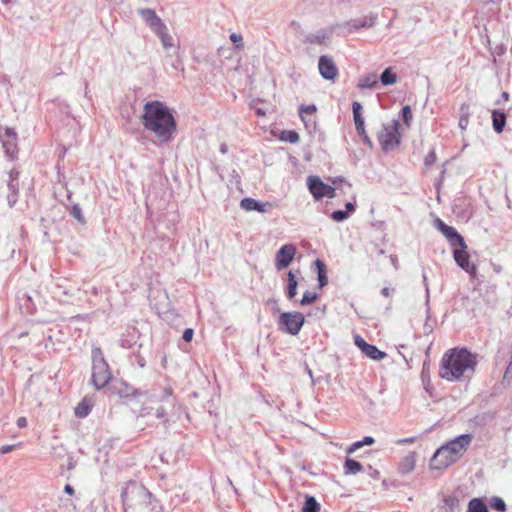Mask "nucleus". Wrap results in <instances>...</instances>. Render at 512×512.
<instances>
[{"mask_svg":"<svg viewBox=\"0 0 512 512\" xmlns=\"http://www.w3.org/2000/svg\"><path fill=\"white\" fill-rule=\"evenodd\" d=\"M140 121L160 144L169 142L176 131V122L169 108L157 100L145 103Z\"/></svg>","mask_w":512,"mask_h":512,"instance_id":"f257e3e1","label":"nucleus"},{"mask_svg":"<svg viewBox=\"0 0 512 512\" xmlns=\"http://www.w3.org/2000/svg\"><path fill=\"white\" fill-rule=\"evenodd\" d=\"M476 364V356L468 349L452 348L441 359L439 376L449 382L460 381L474 373Z\"/></svg>","mask_w":512,"mask_h":512,"instance_id":"f03ea898","label":"nucleus"},{"mask_svg":"<svg viewBox=\"0 0 512 512\" xmlns=\"http://www.w3.org/2000/svg\"><path fill=\"white\" fill-rule=\"evenodd\" d=\"M125 512H163L162 506L143 485L130 482L122 492Z\"/></svg>","mask_w":512,"mask_h":512,"instance_id":"7ed1b4c3","label":"nucleus"},{"mask_svg":"<svg viewBox=\"0 0 512 512\" xmlns=\"http://www.w3.org/2000/svg\"><path fill=\"white\" fill-rule=\"evenodd\" d=\"M92 358V383L97 389H101L110 381L112 374L99 348L93 350Z\"/></svg>","mask_w":512,"mask_h":512,"instance_id":"20e7f679","label":"nucleus"},{"mask_svg":"<svg viewBox=\"0 0 512 512\" xmlns=\"http://www.w3.org/2000/svg\"><path fill=\"white\" fill-rule=\"evenodd\" d=\"M399 128L400 122L397 119L392 120L388 124H383L377 138L384 152L391 151L400 145L401 135Z\"/></svg>","mask_w":512,"mask_h":512,"instance_id":"39448f33","label":"nucleus"},{"mask_svg":"<svg viewBox=\"0 0 512 512\" xmlns=\"http://www.w3.org/2000/svg\"><path fill=\"white\" fill-rule=\"evenodd\" d=\"M305 323V317L300 312H282L278 317V329L286 334L297 335Z\"/></svg>","mask_w":512,"mask_h":512,"instance_id":"423d86ee","label":"nucleus"},{"mask_svg":"<svg viewBox=\"0 0 512 512\" xmlns=\"http://www.w3.org/2000/svg\"><path fill=\"white\" fill-rule=\"evenodd\" d=\"M307 186L316 200L323 199L324 197L331 199L336 195L335 189L324 183L318 176H309L307 178Z\"/></svg>","mask_w":512,"mask_h":512,"instance_id":"0eeeda50","label":"nucleus"},{"mask_svg":"<svg viewBox=\"0 0 512 512\" xmlns=\"http://www.w3.org/2000/svg\"><path fill=\"white\" fill-rule=\"evenodd\" d=\"M472 440V434H461L451 439L450 441L446 442L444 445L451 452L454 459L458 461L465 454L468 447L472 443Z\"/></svg>","mask_w":512,"mask_h":512,"instance_id":"6e6552de","label":"nucleus"},{"mask_svg":"<svg viewBox=\"0 0 512 512\" xmlns=\"http://www.w3.org/2000/svg\"><path fill=\"white\" fill-rule=\"evenodd\" d=\"M296 247L293 244H285L280 247L275 255V268L282 271L287 268L296 255Z\"/></svg>","mask_w":512,"mask_h":512,"instance_id":"1a4fd4ad","label":"nucleus"},{"mask_svg":"<svg viewBox=\"0 0 512 512\" xmlns=\"http://www.w3.org/2000/svg\"><path fill=\"white\" fill-rule=\"evenodd\" d=\"M456 462L451 452L443 444L434 453L430 460V468L440 470Z\"/></svg>","mask_w":512,"mask_h":512,"instance_id":"9d476101","label":"nucleus"},{"mask_svg":"<svg viewBox=\"0 0 512 512\" xmlns=\"http://www.w3.org/2000/svg\"><path fill=\"white\" fill-rule=\"evenodd\" d=\"M456 462L451 452L443 444L434 453L430 460V468L440 470Z\"/></svg>","mask_w":512,"mask_h":512,"instance_id":"9b49d317","label":"nucleus"},{"mask_svg":"<svg viewBox=\"0 0 512 512\" xmlns=\"http://www.w3.org/2000/svg\"><path fill=\"white\" fill-rule=\"evenodd\" d=\"M434 226L447 238L452 247L464 245V238L458 231L454 227L444 223L440 218L435 219Z\"/></svg>","mask_w":512,"mask_h":512,"instance_id":"f8f14e48","label":"nucleus"},{"mask_svg":"<svg viewBox=\"0 0 512 512\" xmlns=\"http://www.w3.org/2000/svg\"><path fill=\"white\" fill-rule=\"evenodd\" d=\"M453 258L457 265L462 268L468 274L474 276L477 272V268L474 264L469 261V254L467 253V245L464 242L463 246H457L453 249Z\"/></svg>","mask_w":512,"mask_h":512,"instance_id":"ddd939ff","label":"nucleus"},{"mask_svg":"<svg viewBox=\"0 0 512 512\" xmlns=\"http://www.w3.org/2000/svg\"><path fill=\"white\" fill-rule=\"evenodd\" d=\"M318 70L325 80L333 81L338 75V68L333 59L328 55H322L318 61Z\"/></svg>","mask_w":512,"mask_h":512,"instance_id":"4468645a","label":"nucleus"},{"mask_svg":"<svg viewBox=\"0 0 512 512\" xmlns=\"http://www.w3.org/2000/svg\"><path fill=\"white\" fill-rule=\"evenodd\" d=\"M355 345L372 360H381L386 356V353L379 350L375 345L367 343L360 335L354 336Z\"/></svg>","mask_w":512,"mask_h":512,"instance_id":"2eb2a0df","label":"nucleus"},{"mask_svg":"<svg viewBox=\"0 0 512 512\" xmlns=\"http://www.w3.org/2000/svg\"><path fill=\"white\" fill-rule=\"evenodd\" d=\"M138 13L145 21V23L150 27V29L154 32L158 31L159 29H163V26H165L163 21L156 15L155 11L152 9H139Z\"/></svg>","mask_w":512,"mask_h":512,"instance_id":"dca6fc26","label":"nucleus"},{"mask_svg":"<svg viewBox=\"0 0 512 512\" xmlns=\"http://www.w3.org/2000/svg\"><path fill=\"white\" fill-rule=\"evenodd\" d=\"M240 207L245 211H257L260 213H266L272 208L270 202H259L254 198L246 197L241 200Z\"/></svg>","mask_w":512,"mask_h":512,"instance_id":"f3484780","label":"nucleus"},{"mask_svg":"<svg viewBox=\"0 0 512 512\" xmlns=\"http://www.w3.org/2000/svg\"><path fill=\"white\" fill-rule=\"evenodd\" d=\"M18 175L19 173L17 171L11 170L9 172V179H8V189L10 193L7 196L8 204L10 207H12L16 201H17V195H18Z\"/></svg>","mask_w":512,"mask_h":512,"instance_id":"a211bd4d","label":"nucleus"},{"mask_svg":"<svg viewBox=\"0 0 512 512\" xmlns=\"http://www.w3.org/2000/svg\"><path fill=\"white\" fill-rule=\"evenodd\" d=\"M377 17L373 14L364 16L363 18L353 19L346 23L349 31L358 30L361 28H369L375 25Z\"/></svg>","mask_w":512,"mask_h":512,"instance_id":"6ab92c4d","label":"nucleus"},{"mask_svg":"<svg viewBox=\"0 0 512 512\" xmlns=\"http://www.w3.org/2000/svg\"><path fill=\"white\" fill-rule=\"evenodd\" d=\"M491 117L493 130L498 134L502 133L506 125V114L501 110L495 109L492 111Z\"/></svg>","mask_w":512,"mask_h":512,"instance_id":"aec40b11","label":"nucleus"},{"mask_svg":"<svg viewBox=\"0 0 512 512\" xmlns=\"http://www.w3.org/2000/svg\"><path fill=\"white\" fill-rule=\"evenodd\" d=\"M298 279L292 270L287 273V287L285 294L289 300L297 295Z\"/></svg>","mask_w":512,"mask_h":512,"instance_id":"412c9836","label":"nucleus"},{"mask_svg":"<svg viewBox=\"0 0 512 512\" xmlns=\"http://www.w3.org/2000/svg\"><path fill=\"white\" fill-rule=\"evenodd\" d=\"M317 270V278H318V284L320 288H323L328 284V276H327V268L325 263L320 260L316 259L314 262Z\"/></svg>","mask_w":512,"mask_h":512,"instance_id":"4be33fe9","label":"nucleus"},{"mask_svg":"<svg viewBox=\"0 0 512 512\" xmlns=\"http://www.w3.org/2000/svg\"><path fill=\"white\" fill-rule=\"evenodd\" d=\"M415 453H410L405 456L399 463V472L401 474H407L415 468Z\"/></svg>","mask_w":512,"mask_h":512,"instance_id":"5701e85b","label":"nucleus"},{"mask_svg":"<svg viewBox=\"0 0 512 512\" xmlns=\"http://www.w3.org/2000/svg\"><path fill=\"white\" fill-rule=\"evenodd\" d=\"M93 407V402L91 399L85 397L75 408V415L79 418L86 417Z\"/></svg>","mask_w":512,"mask_h":512,"instance_id":"b1692460","label":"nucleus"},{"mask_svg":"<svg viewBox=\"0 0 512 512\" xmlns=\"http://www.w3.org/2000/svg\"><path fill=\"white\" fill-rule=\"evenodd\" d=\"M343 468L346 475H356L363 470L362 464L352 458L345 459Z\"/></svg>","mask_w":512,"mask_h":512,"instance_id":"393cba45","label":"nucleus"},{"mask_svg":"<svg viewBox=\"0 0 512 512\" xmlns=\"http://www.w3.org/2000/svg\"><path fill=\"white\" fill-rule=\"evenodd\" d=\"M445 512H454L460 509V501L455 495L445 496L443 499V507Z\"/></svg>","mask_w":512,"mask_h":512,"instance_id":"a878e982","label":"nucleus"},{"mask_svg":"<svg viewBox=\"0 0 512 512\" xmlns=\"http://www.w3.org/2000/svg\"><path fill=\"white\" fill-rule=\"evenodd\" d=\"M466 512H489V509L483 499L473 498L469 501Z\"/></svg>","mask_w":512,"mask_h":512,"instance_id":"bb28decb","label":"nucleus"},{"mask_svg":"<svg viewBox=\"0 0 512 512\" xmlns=\"http://www.w3.org/2000/svg\"><path fill=\"white\" fill-rule=\"evenodd\" d=\"M155 33L160 38L162 45L165 49L175 47L174 38L168 34L166 26H163V29H159Z\"/></svg>","mask_w":512,"mask_h":512,"instance_id":"cd10ccee","label":"nucleus"},{"mask_svg":"<svg viewBox=\"0 0 512 512\" xmlns=\"http://www.w3.org/2000/svg\"><path fill=\"white\" fill-rule=\"evenodd\" d=\"M378 83V78L375 73L367 74L359 80L358 87L360 89L374 88Z\"/></svg>","mask_w":512,"mask_h":512,"instance_id":"c85d7f7f","label":"nucleus"},{"mask_svg":"<svg viewBox=\"0 0 512 512\" xmlns=\"http://www.w3.org/2000/svg\"><path fill=\"white\" fill-rule=\"evenodd\" d=\"M379 80L384 86L393 85L397 81V75L392 71V68L388 67L381 73Z\"/></svg>","mask_w":512,"mask_h":512,"instance_id":"c756f323","label":"nucleus"},{"mask_svg":"<svg viewBox=\"0 0 512 512\" xmlns=\"http://www.w3.org/2000/svg\"><path fill=\"white\" fill-rule=\"evenodd\" d=\"M320 504L317 502L315 497L306 496L302 512H319Z\"/></svg>","mask_w":512,"mask_h":512,"instance_id":"7c9ffc66","label":"nucleus"},{"mask_svg":"<svg viewBox=\"0 0 512 512\" xmlns=\"http://www.w3.org/2000/svg\"><path fill=\"white\" fill-rule=\"evenodd\" d=\"M315 112H316V106L313 104L307 105V106H301L299 109V115L306 124L308 122H312L313 124H315L313 119L306 120V115L313 117Z\"/></svg>","mask_w":512,"mask_h":512,"instance_id":"2f4dec72","label":"nucleus"},{"mask_svg":"<svg viewBox=\"0 0 512 512\" xmlns=\"http://www.w3.org/2000/svg\"><path fill=\"white\" fill-rule=\"evenodd\" d=\"M281 140L295 144L299 141V135L295 130H284L281 133Z\"/></svg>","mask_w":512,"mask_h":512,"instance_id":"473e14b6","label":"nucleus"},{"mask_svg":"<svg viewBox=\"0 0 512 512\" xmlns=\"http://www.w3.org/2000/svg\"><path fill=\"white\" fill-rule=\"evenodd\" d=\"M327 39V34L325 32H318L315 34H309L305 38V42L307 43H316V44H323L325 40Z\"/></svg>","mask_w":512,"mask_h":512,"instance_id":"72a5a7b5","label":"nucleus"},{"mask_svg":"<svg viewBox=\"0 0 512 512\" xmlns=\"http://www.w3.org/2000/svg\"><path fill=\"white\" fill-rule=\"evenodd\" d=\"M490 505L493 509H495L498 512L506 511V503L500 497H497V496L492 497L490 500Z\"/></svg>","mask_w":512,"mask_h":512,"instance_id":"f704fd0d","label":"nucleus"},{"mask_svg":"<svg viewBox=\"0 0 512 512\" xmlns=\"http://www.w3.org/2000/svg\"><path fill=\"white\" fill-rule=\"evenodd\" d=\"M317 298H318L317 293L311 292V291H306V292H304L303 297L300 300V304L302 306L310 305V304L314 303L317 300Z\"/></svg>","mask_w":512,"mask_h":512,"instance_id":"c9c22d12","label":"nucleus"},{"mask_svg":"<svg viewBox=\"0 0 512 512\" xmlns=\"http://www.w3.org/2000/svg\"><path fill=\"white\" fill-rule=\"evenodd\" d=\"M2 146L8 156H10V157L14 156V153L16 152V149H17L16 140L9 139L8 141H3Z\"/></svg>","mask_w":512,"mask_h":512,"instance_id":"e433bc0d","label":"nucleus"},{"mask_svg":"<svg viewBox=\"0 0 512 512\" xmlns=\"http://www.w3.org/2000/svg\"><path fill=\"white\" fill-rule=\"evenodd\" d=\"M402 118H403L404 124L409 127L411 125V121H412V111H411V107L409 105H405L402 108Z\"/></svg>","mask_w":512,"mask_h":512,"instance_id":"4c0bfd02","label":"nucleus"},{"mask_svg":"<svg viewBox=\"0 0 512 512\" xmlns=\"http://www.w3.org/2000/svg\"><path fill=\"white\" fill-rule=\"evenodd\" d=\"M352 112H353V119L356 120H362L364 119L362 116V105L358 101H354L352 104Z\"/></svg>","mask_w":512,"mask_h":512,"instance_id":"58836bf2","label":"nucleus"},{"mask_svg":"<svg viewBox=\"0 0 512 512\" xmlns=\"http://www.w3.org/2000/svg\"><path fill=\"white\" fill-rule=\"evenodd\" d=\"M462 114L459 118V127L464 130L467 128L468 125V107L462 106L461 108Z\"/></svg>","mask_w":512,"mask_h":512,"instance_id":"ea45409f","label":"nucleus"},{"mask_svg":"<svg viewBox=\"0 0 512 512\" xmlns=\"http://www.w3.org/2000/svg\"><path fill=\"white\" fill-rule=\"evenodd\" d=\"M349 214L344 210H336L331 213V218L336 222H343L348 219Z\"/></svg>","mask_w":512,"mask_h":512,"instance_id":"a19ab883","label":"nucleus"},{"mask_svg":"<svg viewBox=\"0 0 512 512\" xmlns=\"http://www.w3.org/2000/svg\"><path fill=\"white\" fill-rule=\"evenodd\" d=\"M422 277H423V284L425 286V292H426L425 293L426 294L425 295L426 296V307H427L426 313H427V315H429V311H430V309H429L430 291H429L428 279H427V276H426L425 273H423Z\"/></svg>","mask_w":512,"mask_h":512,"instance_id":"79ce46f5","label":"nucleus"},{"mask_svg":"<svg viewBox=\"0 0 512 512\" xmlns=\"http://www.w3.org/2000/svg\"><path fill=\"white\" fill-rule=\"evenodd\" d=\"M437 160V156H436V153L434 150L430 151L425 159H424V164L426 167H431Z\"/></svg>","mask_w":512,"mask_h":512,"instance_id":"37998d69","label":"nucleus"},{"mask_svg":"<svg viewBox=\"0 0 512 512\" xmlns=\"http://www.w3.org/2000/svg\"><path fill=\"white\" fill-rule=\"evenodd\" d=\"M71 214L79 222H82V223L84 222V218H83V215H82V212H81V208L79 207V205H74L72 207Z\"/></svg>","mask_w":512,"mask_h":512,"instance_id":"c03bdc74","label":"nucleus"},{"mask_svg":"<svg viewBox=\"0 0 512 512\" xmlns=\"http://www.w3.org/2000/svg\"><path fill=\"white\" fill-rule=\"evenodd\" d=\"M229 38L236 44V48L240 49L243 47L242 36L240 34L232 33Z\"/></svg>","mask_w":512,"mask_h":512,"instance_id":"a18cd8bd","label":"nucleus"},{"mask_svg":"<svg viewBox=\"0 0 512 512\" xmlns=\"http://www.w3.org/2000/svg\"><path fill=\"white\" fill-rule=\"evenodd\" d=\"M357 133L361 137V139H362L364 144L368 145L369 147H372V141L369 138V136L367 135L365 128L363 129V132L362 131H357Z\"/></svg>","mask_w":512,"mask_h":512,"instance_id":"49530a36","label":"nucleus"},{"mask_svg":"<svg viewBox=\"0 0 512 512\" xmlns=\"http://www.w3.org/2000/svg\"><path fill=\"white\" fill-rule=\"evenodd\" d=\"M361 447H363V443H362V440L360 441H356L354 442L351 446L348 447V449L346 450L347 454H352L354 453L356 450L360 449Z\"/></svg>","mask_w":512,"mask_h":512,"instance_id":"de8ad7c7","label":"nucleus"},{"mask_svg":"<svg viewBox=\"0 0 512 512\" xmlns=\"http://www.w3.org/2000/svg\"><path fill=\"white\" fill-rule=\"evenodd\" d=\"M414 442H415V437L402 438V439H398L396 441V443L399 444V445H402V444H412Z\"/></svg>","mask_w":512,"mask_h":512,"instance_id":"09e8293b","label":"nucleus"},{"mask_svg":"<svg viewBox=\"0 0 512 512\" xmlns=\"http://www.w3.org/2000/svg\"><path fill=\"white\" fill-rule=\"evenodd\" d=\"M5 134L7 137H9L11 140H16L17 139V134L16 132L14 131V129H11V128H6L5 129Z\"/></svg>","mask_w":512,"mask_h":512,"instance_id":"8fccbe9b","label":"nucleus"},{"mask_svg":"<svg viewBox=\"0 0 512 512\" xmlns=\"http://www.w3.org/2000/svg\"><path fill=\"white\" fill-rule=\"evenodd\" d=\"M183 339L186 342L192 341V328H187L183 333Z\"/></svg>","mask_w":512,"mask_h":512,"instance_id":"3c124183","label":"nucleus"},{"mask_svg":"<svg viewBox=\"0 0 512 512\" xmlns=\"http://www.w3.org/2000/svg\"><path fill=\"white\" fill-rule=\"evenodd\" d=\"M15 448V445H4L0 448L1 454H7Z\"/></svg>","mask_w":512,"mask_h":512,"instance_id":"603ef678","label":"nucleus"},{"mask_svg":"<svg viewBox=\"0 0 512 512\" xmlns=\"http://www.w3.org/2000/svg\"><path fill=\"white\" fill-rule=\"evenodd\" d=\"M354 123H355L356 131H362L363 132V129L365 128L364 119L356 120V121H354Z\"/></svg>","mask_w":512,"mask_h":512,"instance_id":"864d4df0","label":"nucleus"},{"mask_svg":"<svg viewBox=\"0 0 512 512\" xmlns=\"http://www.w3.org/2000/svg\"><path fill=\"white\" fill-rule=\"evenodd\" d=\"M363 446L372 445L375 443V439L372 436H365L362 439Z\"/></svg>","mask_w":512,"mask_h":512,"instance_id":"5fc2aeb1","label":"nucleus"},{"mask_svg":"<svg viewBox=\"0 0 512 512\" xmlns=\"http://www.w3.org/2000/svg\"><path fill=\"white\" fill-rule=\"evenodd\" d=\"M61 501H62V506L63 507H65V508H70V507L75 508V504L72 501V499H66V500H61Z\"/></svg>","mask_w":512,"mask_h":512,"instance_id":"6e6d98bb","label":"nucleus"},{"mask_svg":"<svg viewBox=\"0 0 512 512\" xmlns=\"http://www.w3.org/2000/svg\"><path fill=\"white\" fill-rule=\"evenodd\" d=\"M173 393V390L171 387H166L164 388V391H163V396L161 397V399H165V398H168L172 395Z\"/></svg>","mask_w":512,"mask_h":512,"instance_id":"4d7b16f0","label":"nucleus"},{"mask_svg":"<svg viewBox=\"0 0 512 512\" xmlns=\"http://www.w3.org/2000/svg\"><path fill=\"white\" fill-rule=\"evenodd\" d=\"M17 426L19 428H24L27 426V419L25 417H20L17 420Z\"/></svg>","mask_w":512,"mask_h":512,"instance_id":"13d9d810","label":"nucleus"},{"mask_svg":"<svg viewBox=\"0 0 512 512\" xmlns=\"http://www.w3.org/2000/svg\"><path fill=\"white\" fill-rule=\"evenodd\" d=\"M345 208H346L345 211L348 212V214H349V213H351V212H353L355 210V204L352 203V202H347L345 204Z\"/></svg>","mask_w":512,"mask_h":512,"instance_id":"bf43d9fd","label":"nucleus"},{"mask_svg":"<svg viewBox=\"0 0 512 512\" xmlns=\"http://www.w3.org/2000/svg\"><path fill=\"white\" fill-rule=\"evenodd\" d=\"M64 491H65V493L69 494L70 496H72L75 492L74 488L70 484L65 485Z\"/></svg>","mask_w":512,"mask_h":512,"instance_id":"052dcab7","label":"nucleus"},{"mask_svg":"<svg viewBox=\"0 0 512 512\" xmlns=\"http://www.w3.org/2000/svg\"><path fill=\"white\" fill-rule=\"evenodd\" d=\"M166 415V412L163 407H159L156 411V416L158 418H163Z\"/></svg>","mask_w":512,"mask_h":512,"instance_id":"680f3d73","label":"nucleus"},{"mask_svg":"<svg viewBox=\"0 0 512 512\" xmlns=\"http://www.w3.org/2000/svg\"><path fill=\"white\" fill-rule=\"evenodd\" d=\"M381 293L383 296L385 297H388L390 295V289L387 288V287H384L382 290H381Z\"/></svg>","mask_w":512,"mask_h":512,"instance_id":"e2e57ef3","label":"nucleus"},{"mask_svg":"<svg viewBox=\"0 0 512 512\" xmlns=\"http://www.w3.org/2000/svg\"><path fill=\"white\" fill-rule=\"evenodd\" d=\"M220 151H221V153H223V154L227 153V151H228V146H227L225 143L221 144V146H220Z\"/></svg>","mask_w":512,"mask_h":512,"instance_id":"0e129e2a","label":"nucleus"},{"mask_svg":"<svg viewBox=\"0 0 512 512\" xmlns=\"http://www.w3.org/2000/svg\"><path fill=\"white\" fill-rule=\"evenodd\" d=\"M424 331L425 333H429L432 331V327H430L427 323L424 325Z\"/></svg>","mask_w":512,"mask_h":512,"instance_id":"69168bd1","label":"nucleus"},{"mask_svg":"<svg viewBox=\"0 0 512 512\" xmlns=\"http://www.w3.org/2000/svg\"><path fill=\"white\" fill-rule=\"evenodd\" d=\"M256 114L258 116H263V115H265V112L262 109L258 108V109H256Z\"/></svg>","mask_w":512,"mask_h":512,"instance_id":"338daca9","label":"nucleus"},{"mask_svg":"<svg viewBox=\"0 0 512 512\" xmlns=\"http://www.w3.org/2000/svg\"><path fill=\"white\" fill-rule=\"evenodd\" d=\"M502 97L505 99V100H508L509 98V94L507 92H503L502 93Z\"/></svg>","mask_w":512,"mask_h":512,"instance_id":"774afa93","label":"nucleus"}]
</instances>
